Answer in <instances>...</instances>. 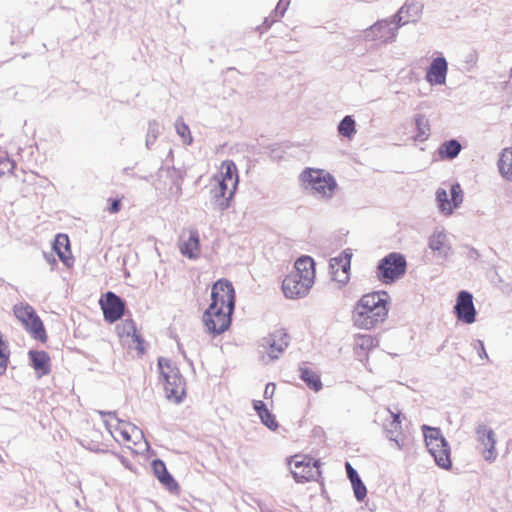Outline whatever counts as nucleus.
I'll return each instance as SVG.
<instances>
[{"instance_id": "26", "label": "nucleus", "mask_w": 512, "mask_h": 512, "mask_svg": "<svg viewBox=\"0 0 512 512\" xmlns=\"http://www.w3.org/2000/svg\"><path fill=\"white\" fill-rule=\"evenodd\" d=\"M152 468L154 475L159 480L161 484H163L170 491H176L178 489V484L175 479L171 476V474L167 471L166 465L161 460H154L152 462Z\"/></svg>"}, {"instance_id": "36", "label": "nucleus", "mask_w": 512, "mask_h": 512, "mask_svg": "<svg viewBox=\"0 0 512 512\" xmlns=\"http://www.w3.org/2000/svg\"><path fill=\"white\" fill-rule=\"evenodd\" d=\"M477 58H478L477 52L474 49H469L462 56L460 70L470 71L471 68L475 65Z\"/></svg>"}, {"instance_id": "4", "label": "nucleus", "mask_w": 512, "mask_h": 512, "mask_svg": "<svg viewBox=\"0 0 512 512\" xmlns=\"http://www.w3.org/2000/svg\"><path fill=\"white\" fill-rule=\"evenodd\" d=\"M107 428L115 441L134 453L146 447L143 432L130 422L114 418L112 422H107Z\"/></svg>"}, {"instance_id": "20", "label": "nucleus", "mask_w": 512, "mask_h": 512, "mask_svg": "<svg viewBox=\"0 0 512 512\" xmlns=\"http://www.w3.org/2000/svg\"><path fill=\"white\" fill-rule=\"evenodd\" d=\"M378 345L377 337L368 334H356L354 336L353 352L362 363L367 365L370 352Z\"/></svg>"}, {"instance_id": "24", "label": "nucleus", "mask_w": 512, "mask_h": 512, "mask_svg": "<svg viewBox=\"0 0 512 512\" xmlns=\"http://www.w3.org/2000/svg\"><path fill=\"white\" fill-rule=\"evenodd\" d=\"M447 72V62L444 57L435 58L427 69L426 80L430 84H443Z\"/></svg>"}, {"instance_id": "12", "label": "nucleus", "mask_w": 512, "mask_h": 512, "mask_svg": "<svg viewBox=\"0 0 512 512\" xmlns=\"http://www.w3.org/2000/svg\"><path fill=\"white\" fill-rule=\"evenodd\" d=\"M458 322L463 324H473L477 320V310L473 302V295L467 290L458 292L456 302L453 307Z\"/></svg>"}, {"instance_id": "21", "label": "nucleus", "mask_w": 512, "mask_h": 512, "mask_svg": "<svg viewBox=\"0 0 512 512\" xmlns=\"http://www.w3.org/2000/svg\"><path fill=\"white\" fill-rule=\"evenodd\" d=\"M286 346L285 335L280 331L263 338L261 342L263 351L270 359H276Z\"/></svg>"}, {"instance_id": "17", "label": "nucleus", "mask_w": 512, "mask_h": 512, "mask_svg": "<svg viewBox=\"0 0 512 512\" xmlns=\"http://www.w3.org/2000/svg\"><path fill=\"white\" fill-rule=\"evenodd\" d=\"M397 25L392 21L382 20L365 31V38L369 41L387 43L396 37Z\"/></svg>"}, {"instance_id": "6", "label": "nucleus", "mask_w": 512, "mask_h": 512, "mask_svg": "<svg viewBox=\"0 0 512 512\" xmlns=\"http://www.w3.org/2000/svg\"><path fill=\"white\" fill-rule=\"evenodd\" d=\"M13 313L33 339L41 343L47 341L48 336L44 324L31 305L19 303L14 306Z\"/></svg>"}, {"instance_id": "37", "label": "nucleus", "mask_w": 512, "mask_h": 512, "mask_svg": "<svg viewBox=\"0 0 512 512\" xmlns=\"http://www.w3.org/2000/svg\"><path fill=\"white\" fill-rule=\"evenodd\" d=\"M446 241H447L446 234L443 232H439V233H435L431 236L429 245L432 250L438 251L445 246Z\"/></svg>"}, {"instance_id": "13", "label": "nucleus", "mask_w": 512, "mask_h": 512, "mask_svg": "<svg viewBox=\"0 0 512 512\" xmlns=\"http://www.w3.org/2000/svg\"><path fill=\"white\" fill-rule=\"evenodd\" d=\"M209 306L234 309L235 290L231 282L220 279L214 283L211 291V304Z\"/></svg>"}, {"instance_id": "10", "label": "nucleus", "mask_w": 512, "mask_h": 512, "mask_svg": "<svg viewBox=\"0 0 512 512\" xmlns=\"http://www.w3.org/2000/svg\"><path fill=\"white\" fill-rule=\"evenodd\" d=\"M116 333L120 342L129 349H134L139 355L146 352V343L132 319H124L116 325Z\"/></svg>"}, {"instance_id": "31", "label": "nucleus", "mask_w": 512, "mask_h": 512, "mask_svg": "<svg viewBox=\"0 0 512 512\" xmlns=\"http://www.w3.org/2000/svg\"><path fill=\"white\" fill-rule=\"evenodd\" d=\"M338 132L343 137L352 139L356 133V124L351 116H345L338 125Z\"/></svg>"}, {"instance_id": "46", "label": "nucleus", "mask_w": 512, "mask_h": 512, "mask_svg": "<svg viewBox=\"0 0 512 512\" xmlns=\"http://www.w3.org/2000/svg\"><path fill=\"white\" fill-rule=\"evenodd\" d=\"M92 449H95V450H100L101 447L99 445H95L94 447H91Z\"/></svg>"}, {"instance_id": "1", "label": "nucleus", "mask_w": 512, "mask_h": 512, "mask_svg": "<svg viewBox=\"0 0 512 512\" xmlns=\"http://www.w3.org/2000/svg\"><path fill=\"white\" fill-rule=\"evenodd\" d=\"M389 295L384 291L369 292L360 297L352 311V322L362 330H371L388 318Z\"/></svg>"}, {"instance_id": "9", "label": "nucleus", "mask_w": 512, "mask_h": 512, "mask_svg": "<svg viewBox=\"0 0 512 512\" xmlns=\"http://www.w3.org/2000/svg\"><path fill=\"white\" fill-rule=\"evenodd\" d=\"M424 436L426 446L436 463L445 469H448V449L447 443L438 428L424 426Z\"/></svg>"}, {"instance_id": "16", "label": "nucleus", "mask_w": 512, "mask_h": 512, "mask_svg": "<svg viewBox=\"0 0 512 512\" xmlns=\"http://www.w3.org/2000/svg\"><path fill=\"white\" fill-rule=\"evenodd\" d=\"M477 441L484 446L483 457L488 462H494L497 458L495 449V432L483 423H478L475 428Z\"/></svg>"}, {"instance_id": "28", "label": "nucleus", "mask_w": 512, "mask_h": 512, "mask_svg": "<svg viewBox=\"0 0 512 512\" xmlns=\"http://www.w3.org/2000/svg\"><path fill=\"white\" fill-rule=\"evenodd\" d=\"M347 476L352 483L355 497L361 501L366 497L367 490L365 485L362 483L360 477L357 472L353 469L350 463H346L345 465Z\"/></svg>"}, {"instance_id": "18", "label": "nucleus", "mask_w": 512, "mask_h": 512, "mask_svg": "<svg viewBox=\"0 0 512 512\" xmlns=\"http://www.w3.org/2000/svg\"><path fill=\"white\" fill-rule=\"evenodd\" d=\"M166 393V397L174 402L180 403L186 395L185 381L180 372L171 374L169 377L160 379Z\"/></svg>"}, {"instance_id": "15", "label": "nucleus", "mask_w": 512, "mask_h": 512, "mask_svg": "<svg viewBox=\"0 0 512 512\" xmlns=\"http://www.w3.org/2000/svg\"><path fill=\"white\" fill-rule=\"evenodd\" d=\"M104 319L109 323L118 321L124 314L125 303L113 292L105 293L99 300Z\"/></svg>"}, {"instance_id": "45", "label": "nucleus", "mask_w": 512, "mask_h": 512, "mask_svg": "<svg viewBox=\"0 0 512 512\" xmlns=\"http://www.w3.org/2000/svg\"><path fill=\"white\" fill-rule=\"evenodd\" d=\"M45 258L48 263H50L52 266L56 264V259L52 255H45Z\"/></svg>"}, {"instance_id": "11", "label": "nucleus", "mask_w": 512, "mask_h": 512, "mask_svg": "<svg viewBox=\"0 0 512 512\" xmlns=\"http://www.w3.org/2000/svg\"><path fill=\"white\" fill-rule=\"evenodd\" d=\"M234 309L209 306L203 315V322L207 331L212 335L225 332L231 324V315Z\"/></svg>"}, {"instance_id": "44", "label": "nucleus", "mask_w": 512, "mask_h": 512, "mask_svg": "<svg viewBox=\"0 0 512 512\" xmlns=\"http://www.w3.org/2000/svg\"><path fill=\"white\" fill-rule=\"evenodd\" d=\"M441 159L448 157V143H443L439 149Z\"/></svg>"}, {"instance_id": "38", "label": "nucleus", "mask_w": 512, "mask_h": 512, "mask_svg": "<svg viewBox=\"0 0 512 512\" xmlns=\"http://www.w3.org/2000/svg\"><path fill=\"white\" fill-rule=\"evenodd\" d=\"M390 416L392 418V422L390 423L389 433H397L401 431V422H402V413L400 410L396 409L395 411L389 410Z\"/></svg>"}, {"instance_id": "30", "label": "nucleus", "mask_w": 512, "mask_h": 512, "mask_svg": "<svg viewBox=\"0 0 512 512\" xmlns=\"http://www.w3.org/2000/svg\"><path fill=\"white\" fill-rule=\"evenodd\" d=\"M498 166L503 177L512 181V148H506L503 150L498 161Z\"/></svg>"}, {"instance_id": "42", "label": "nucleus", "mask_w": 512, "mask_h": 512, "mask_svg": "<svg viewBox=\"0 0 512 512\" xmlns=\"http://www.w3.org/2000/svg\"><path fill=\"white\" fill-rule=\"evenodd\" d=\"M110 203V207L108 208V212L110 214H116L121 209V199H108Z\"/></svg>"}, {"instance_id": "34", "label": "nucleus", "mask_w": 512, "mask_h": 512, "mask_svg": "<svg viewBox=\"0 0 512 512\" xmlns=\"http://www.w3.org/2000/svg\"><path fill=\"white\" fill-rule=\"evenodd\" d=\"M175 129L184 144L190 145L192 143L193 137L191 135V131L182 118L177 119Z\"/></svg>"}, {"instance_id": "2", "label": "nucleus", "mask_w": 512, "mask_h": 512, "mask_svg": "<svg viewBox=\"0 0 512 512\" xmlns=\"http://www.w3.org/2000/svg\"><path fill=\"white\" fill-rule=\"evenodd\" d=\"M316 276L315 262L312 257L303 255L299 257L293 269L282 281V292L288 299L303 298L310 292Z\"/></svg>"}, {"instance_id": "39", "label": "nucleus", "mask_w": 512, "mask_h": 512, "mask_svg": "<svg viewBox=\"0 0 512 512\" xmlns=\"http://www.w3.org/2000/svg\"><path fill=\"white\" fill-rule=\"evenodd\" d=\"M462 149L461 144L456 139H450V160L456 158Z\"/></svg>"}, {"instance_id": "5", "label": "nucleus", "mask_w": 512, "mask_h": 512, "mask_svg": "<svg viewBox=\"0 0 512 512\" xmlns=\"http://www.w3.org/2000/svg\"><path fill=\"white\" fill-rule=\"evenodd\" d=\"M300 181L314 195L321 198H331L337 189L335 178L323 169H304L300 174Z\"/></svg>"}, {"instance_id": "25", "label": "nucleus", "mask_w": 512, "mask_h": 512, "mask_svg": "<svg viewBox=\"0 0 512 512\" xmlns=\"http://www.w3.org/2000/svg\"><path fill=\"white\" fill-rule=\"evenodd\" d=\"M31 365L39 377L47 375L51 371V359L47 352L31 350L28 353Z\"/></svg>"}, {"instance_id": "35", "label": "nucleus", "mask_w": 512, "mask_h": 512, "mask_svg": "<svg viewBox=\"0 0 512 512\" xmlns=\"http://www.w3.org/2000/svg\"><path fill=\"white\" fill-rule=\"evenodd\" d=\"M10 351L7 343L3 338V334L0 332V375H3L7 369L9 362Z\"/></svg>"}, {"instance_id": "27", "label": "nucleus", "mask_w": 512, "mask_h": 512, "mask_svg": "<svg viewBox=\"0 0 512 512\" xmlns=\"http://www.w3.org/2000/svg\"><path fill=\"white\" fill-rule=\"evenodd\" d=\"M299 371L300 378L306 383L309 389L314 392H319L322 389L321 378L316 371L307 366L300 367Z\"/></svg>"}, {"instance_id": "29", "label": "nucleus", "mask_w": 512, "mask_h": 512, "mask_svg": "<svg viewBox=\"0 0 512 512\" xmlns=\"http://www.w3.org/2000/svg\"><path fill=\"white\" fill-rule=\"evenodd\" d=\"M254 409L257 411L264 425L272 430H275L278 427L275 417L269 412L263 401H254Z\"/></svg>"}, {"instance_id": "23", "label": "nucleus", "mask_w": 512, "mask_h": 512, "mask_svg": "<svg viewBox=\"0 0 512 512\" xmlns=\"http://www.w3.org/2000/svg\"><path fill=\"white\" fill-rule=\"evenodd\" d=\"M407 134L411 136L414 141L423 142L428 139L430 135V125L424 115H416L413 122L406 127Z\"/></svg>"}, {"instance_id": "32", "label": "nucleus", "mask_w": 512, "mask_h": 512, "mask_svg": "<svg viewBox=\"0 0 512 512\" xmlns=\"http://www.w3.org/2000/svg\"><path fill=\"white\" fill-rule=\"evenodd\" d=\"M158 368L160 373L159 379L169 377L171 374L179 372V369L175 365V363L172 360L165 357H160L158 359Z\"/></svg>"}, {"instance_id": "47", "label": "nucleus", "mask_w": 512, "mask_h": 512, "mask_svg": "<svg viewBox=\"0 0 512 512\" xmlns=\"http://www.w3.org/2000/svg\"><path fill=\"white\" fill-rule=\"evenodd\" d=\"M465 395H467L468 397H470V396H471L470 391H465Z\"/></svg>"}, {"instance_id": "43", "label": "nucleus", "mask_w": 512, "mask_h": 512, "mask_svg": "<svg viewBox=\"0 0 512 512\" xmlns=\"http://www.w3.org/2000/svg\"><path fill=\"white\" fill-rule=\"evenodd\" d=\"M276 386L274 383H268L265 387L264 397L271 398L275 392Z\"/></svg>"}, {"instance_id": "22", "label": "nucleus", "mask_w": 512, "mask_h": 512, "mask_svg": "<svg viewBox=\"0 0 512 512\" xmlns=\"http://www.w3.org/2000/svg\"><path fill=\"white\" fill-rule=\"evenodd\" d=\"M53 250L63 264L71 268L74 265V257L71 252L70 240L66 234H57L53 242Z\"/></svg>"}, {"instance_id": "40", "label": "nucleus", "mask_w": 512, "mask_h": 512, "mask_svg": "<svg viewBox=\"0 0 512 512\" xmlns=\"http://www.w3.org/2000/svg\"><path fill=\"white\" fill-rule=\"evenodd\" d=\"M472 345L473 348L477 351V354L479 355L480 358L488 359V355L486 353L483 341L475 340Z\"/></svg>"}, {"instance_id": "19", "label": "nucleus", "mask_w": 512, "mask_h": 512, "mask_svg": "<svg viewBox=\"0 0 512 512\" xmlns=\"http://www.w3.org/2000/svg\"><path fill=\"white\" fill-rule=\"evenodd\" d=\"M181 254L189 259H196L201 253L199 233L196 229H187L182 232L179 239Z\"/></svg>"}, {"instance_id": "3", "label": "nucleus", "mask_w": 512, "mask_h": 512, "mask_svg": "<svg viewBox=\"0 0 512 512\" xmlns=\"http://www.w3.org/2000/svg\"><path fill=\"white\" fill-rule=\"evenodd\" d=\"M239 182L238 169L232 160L221 163L218 172L213 176L212 192L219 207L223 210L229 207Z\"/></svg>"}, {"instance_id": "8", "label": "nucleus", "mask_w": 512, "mask_h": 512, "mask_svg": "<svg viewBox=\"0 0 512 512\" xmlns=\"http://www.w3.org/2000/svg\"><path fill=\"white\" fill-rule=\"evenodd\" d=\"M291 473L297 482H309L316 480L320 476L319 461L314 458L296 454L288 459Z\"/></svg>"}, {"instance_id": "7", "label": "nucleus", "mask_w": 512, "mask_h": 512, "mask_svg": "<svg viewBox=\"0 0 512 512\" xmlns=\"http://www.w3.org/2000/svg\"><path fill=\"white\" fill-rule=\"evenodd\" d=\"M406 268L405 257L400 253L392 252L380 260L377 276L382 283L392 284L405 274Z\"/></svg>"}, {"instance_id": "33", "label": "nucleus", "mask_w": 512, "mask_h": 512, "mask_svg": "<svg viewBox=\"0 0 512 512\" xmlns=\"http://www.w3.org/2000/svg\"><path fill=\"white\" fill-rule=\"evenodd\" d=\"M463 191L459 183L450 185V215L457 209L463 202Z\"/></svg>"}, {"instance_id": "41", "label": "nucleus", "mask_w": 512, "mask_h": 512, "mask_svg": "<svg viewBox=\"0 0 512 512\" xmlns=\"http://www.w3.org/2000/svg\"><path fill=\"white\" fill-rule=\"evenodd\" d=\"M436 199L439 204V207L442 211L445 210V203L447 202V193L444 189H438L436 193Z\"/></svg>"}, {"instance_id": "14", "label": "nucleus", "mask_w": 512, "mask_h": 512, "mask_svg": "<svg viewBox=\"0 0 512 512\" xmlns=\"http://www.w3.org/2000/svg\"><path fill=\"white\" fill-rule=\"evenodd\" d=\"M352 252L345 250L330 260V274L333 281L345 285L350 279Z\"/></svg>"}]
</instances>
